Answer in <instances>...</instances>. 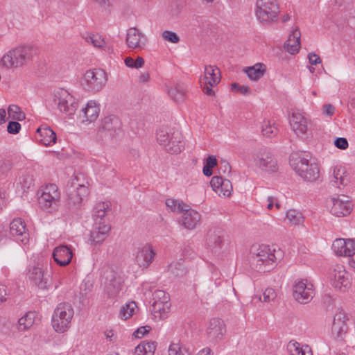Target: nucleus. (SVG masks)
Masks as SVG:
<instances>
[{
	"mask_svg": "<svg viewBox=\"0 0 355 355\" xmlns=\"http://www.w3.org/2000/svg\"><path fill=\"white\" fill-rule=\"evenodd\" d=\"M83 80L87 89L99 91L107 83V76L104 70L94 69L86 71Z\"/></svg>",
	"mask_w": 355,
	"mask_h": 355,
	"instance_id": "12",
	"label": "nucleus"
},
{
	"mask_svg": "<svg viewBox=\"0 0 355 355\" xmlns=\"http://www.w3.org/2000/svg\"><path fill=\"white\" fill-rule=\"evenodd\" d=\"M53 102L61 112H63L69 116L73 115L78 108V103H76L74 98L64 89H60L54 94Z\"/></svg>",
	"mask_w": 355,
	"mask_h": 355,
	"instance_id": "9",
	"label": "nucleus"
},
{
	"mask_svg": "<svg viewBox=\"0 0 355 355\" xmlns=\"http://www.w3.org/2000/svg\"><path fill=\"white\" fill-rule=\"evenodd\" d=\"M334 281L333 282L334 286L340 291L345 292L351 286L349 280V275L345 270L342 265H337L334 270Z\"/></svg>",
	"mask_w": 355,
	"mask_h": 355,
	"instance_id": "13",
	"label": "nucleus"
},
{
	"mask_svg": "<svg viewBox=\"0 0 355 355\" xmlns=\"http://www.w3.org/2000/svg\"><path fill=\"white\" fill-rule=\"evenodd\" d=\"M165 203L166 207L172 211L183 212L184 209H187V207H189V205L182 200L173 198H167Z\"/></svg>",
	"mask_w": 355,
	"mask_h": 355,
	"instance_id": "39",
	"label": "nucleus"
},
{
	"mask_svg": "<svg viewBox=\"0 0 355 355\" xmlns=\"http://www.w3.org/2000/svg\"><path fill=\"white\" fill-rule=\"evenodd\" d=\"M150 329L151 327L148 325L140 327L133 333V335L137 338H141L145 334H148Z\"/></svg>",
	"mask_w": 355,
	"mask_h": 355,
	"instance_id": "59",
	"label": "nucleus"
},
{
	"mask_svg": "<svg viewBox=\"0 0 355 355\" xmlns=\"http://www.w3.org/2000/svg\"><path fill=\"white\" fill-rule=\"evenodd\" d=\"M277 297L275 290L272 288H266L263 293V301L264 302H270L273 301Z\"/></svg>",
	"mask_w": 355,
	"mask_h": 355,
	"instance_id": "53",
	"label": "nucleus"
},
{
	"mask_svg": "<svg viewBox=\"0 0 355 355\" xmlns=\"http://www.w3.org/2000/svg\"><path fill=\"white\" fill-rule=\"evenodd\" d=\"M331 213L337 217H344L349 215L352 210V204L348 200L332 198Z\"/></svg>",
	"mask_w": 355,
	"mask_h": 355,
	"instance_id": "19",
	"label": "nucleus"
},
{
	"mask_svg": "<svg viewBox=\"0 0 355 355\" xmlns=\"http://www.w3.org/2000/svg\"><path fill=\"white\" fill-rule=\"evenodd\" d=\"M28 277L38 288L46 289L48 288V279L42 268L34 266L29 270Z\"/></svg>",
	"mask_w": 355,
	"mask_h": 355,
	"instance_id": "28",
	"label": "nucleus"
},
{
	"mask_svg": "<svg viewBox=\"0 0 355 355\" xmlns=\"http://www.w3.org/2000/svg\"><path fill=\"white\" fill-rule=\"evenodd\" d=\"M286 219L291 225H299L304 220L302 214L295 210H289L286 212Z\"/></svg>",
	"mask_w": 355,
	"mask_h": 355,
	"instance_id": "46",
	"label": "nucleus"
},
{
	"mask_svg": "<svg viewBox=\"0 0 355 355\" xmlns=\"http://www.w3.org/2000/svg\"><path fill=\"white\" fill-rule=\"evenodd\" d=\"M300 37L301 33L298 28L294 29L291 34H290L288 39L287 40L286 42H295V45H293V49L291 50L293 52H298L300 48Z\"/></svg>",
	"mask_w": 355,
	"mask_h": 355,
	"instance_id": "45",
	"label": "nucleus"
},
{
	"mask_svg": "<svg viewBox=\"0 0 355 355\" xmlns=\"http://www.w3.org/2000/svg\"><path fill=\"white\" fill-rule=\"evenodd\" d=\"M175 269L177 270V271H172L173 273L175 274V276H183L186 274L185 269L182 267V266L180 263H177L175 265Z\"/></svg>",
	"mask_w": 355,
	"mask_h": 355,
	"instance_id": "62",
	"label": "nucleus"
},
{
	"mask_svg": "<svg viewBox=\"0 0 355 355\" xmlns=\"http://www.w3.org/2000/svg\"><path fill=\"white\" fill-rule=\"evenodd\" d=\"M309 63L311 65H316L321 62L320 58L315 53H309L308 55Z\"/></svg>",
	"mask_w": 355,
	"mask_h": 355,
	"instance_id": "60",
	"label": "nucleus"
},
{
	"mask_svg": "<svg viewBox=\"0 0 355 355\" xmlns=\"http://www.w3.org/2000/svg\"><path fill=\"white\" fill-rule=\"evenodd\" d=\"M334 145L336 148L345 150L348 148V141L346 138L344 137H338L334 141Z\"/></svg>",
	"mask_w": 355,
	"mask_h": 355,
	"instance_id": "58",
	"label": "nucleus"
},
{
	"mask_svg": "<svg viewBox=\"0 0 355 355\" xmlns=\"http://www.w3.org/2000/svg\"><path fill=\"white\" fill-rule=\"evenodd\" d=\"M251 266L259 272H269L275 264L276 256L268 246L253 247L251 250Z\"/></svg>",
	"mask_w": 355,
	"mask_h": 355,
	"instance_id": "5",
	"label": "nucleus"
},
{
	"mask_svg": "<svg viewBox=\"0 0 355 355\" xmlns=\"http://www.w3.org/2000/svg\"><path fill=\"white\" fill-rule=\"evenodd\" d=\"M71 187L76 189V195L79 198L80 201L83 198L87 196L89 193L88 186L89 182L85 179V176L82 173L76 175L70 182Z\"/></svg>",
	"mask_w": 355,
	"mask_h": 355,
	"instance_id": "27",
	"label": "nucleus"
},
{
	"mask_svg": "<svg viewBox=\"0 0 355 355\" xmlns=\"http://www.w3.org/2000/svg\"><path fill=\"white\" fill-rule=\"evenodd\" d=\"M73 257L71 250L64 245L56 247L53 252V258L54 261L60 266L68 265Z\"/></svg>",
	"mask_w": 355,
	"mask_h": 355,
	"instance_id": "22",
	"label": "nucleus"
},
{
	"mask_svg": "<svg viewBox=\"0 0 355 355\" xmlns=\"http://www.w3.org/2000/svg\"><path fill=\"white\" fill-rule=\"evenodd\" d=\"M156 137L159 144L171 154H178L184 148L182 135L178 130L162 128L157 131Z\"/></svg>",
	"mask_w": 355,
	"mask_h": 355,
	"instance_id": "4",
	"label": "nucleus"
},
{
	"mask_svg": "<svg viewBox=\"0 0 355 355\" xmlns=\"http://www.w3.org/2000/svg\"><path fill=\"white\" fill-rule=\"evenodd\" d=\"M125 64L128 67L138 69L143 67L144 64V60L143 58L139 56L137 57L136 60H134L130 57H128L125 59Z\"/></svg>",
	"mask_w": 355,
	"mask_h": 355,
	"instance_id": "50",
	"label": "nucleus"
},
{
	"mask_svg": "<svg viewBox=\"0 0 355 355\" xmlns=\"http://www.w3.org/2000/svg\"><path fill=\"white\" fill-rule=\"evenodd\" d=\"M253 161L262 171L275 172L277 171V160L272 154L266 148H260L253 155Z\"/></svg>",
	"mask_w": 355,
	"mask_h": 355,
	"instance_id": "10",
	"label": "nucleus"
},
{
	"mask_svg": "<svg viewBox=\"0 0 355 355\" xmlns=\"http://www.w3.org/2000/svg\"><path fill=\"white\" fill-rule=\"evenodd\" d=\"M186 89L183 84H176L168 89V94L175 101H178L183 98Z\"/></svg>",
	"mask_w": 355,
	"mask_h": 355,
	"instance_id": "42",
	"label": "nucleus"
},
{
	"mask_svg": "<svg viewBox=\"0 0 355 355\" xmlns=\"http://www.w3.org/2000/svg\"><path fill=\"white\" fill-rule=\"evenodd\" d=\"M155 253L150 245H145L139 248L137 252L135 259L140 266L147 267L153 261Z\"/></svg>",
	"mask_w": 355,
	"mask_h": 355,
	"instance_id": "23",
	"label": "nucleus"
},
{
	"mask_svg": "<svg viewBox=\"0 0 355 355\" xmlns=\"http://www.w3.org/2000/svg\"><path fill=\"white\" fill-rule=\"evenodd\" d=\"M7 295L6 287L4 285H0V304L6 300Z\"/></svg>",
	"mask_w": 355,
	"mask_h": 355,
	"instance_id": "64",
	"label": "nucleus"
},
{
	"mask_svg": "<svg viewBox=\"0 0 355 355\" xmlns=\"http://www.w3.org/2000/svg\"><path fill=\"white\" fill-rule=\"evenodd\" d=\"M332 248L338 256L352 257L355 254V241L349 239H336Z\"/></svg>",
	"mask_w": 355,
	"mask_h": 355,
	"instance_id": "15",
	"label": "nucleus"
},
{
	"mask_svg": "<svg viewBox=\"0 0 355 355\" xmlns=\"http://www.w3.org/2000/svg\"><path fill=\"white\" fill-rule=\"evenodd\" d=\"M123 280L121 277L112 272L109 277H107V282L105 286V291L109 297H115L121 291Z\"/></svg>",
	"mask_w": 355,
	"mask_h": 355,
	"instance_id": "21",
	"label": "nucleus"
},
{
	"mask_svg": "<svg viewBox=\"0 0 355 355\" xmlns=\"http://www.w3.org/2000/svg\"><path fill=\"white\" fill-rule=\"evenodd\" d=\"M261 131L263 137L268 138L274 137L278 133L276 124L270 121H263Z\"/></svg>",
	"mask_w": 355,
	"mask_h": 355,
	"instance_id": "38",
	"label": "nucleus"
},
{
	"mask_svg": "<svg viewBox=\"0 0 355 355\" xmlns=\"http://www.w3.org/2000/svg\"><path fill=\"white\" fill-rule=\"evenodd\" d=\"M21 130V125L17 121H10L7 126V131L10 134H17Z\"/></svg>",
	"mask_w": 355,
	"mask_h": 355,
	"instance_id": "57",
	"label": "nucleus"
},
{
	"mask_svg": "<svg viewBox=\"0 0 355 355\" xmlns=\"http://www.w3.org/2000/svg\"><path fill=\"white\" fill-rule=\"evenodd\" d=\"M121 132V122L115 115L105 116L101 120L98 129V135L105 140H112Z\"/></svg>",
	"mask_w": 355,
	"mask_h": 355,
	"instance_id": "8",
	"label": "nucleus"
},
{
	"mask_svg": "<svg viewBox=\"0 0 355 355\" xmlns=\"http://www.w3.org/2000/svg\"><path fill=\"white\" fill-rule=\"evenodd\" d=\"M19 183L21 185L24 192H26V190L34 185L33 175L27 171H25L21 174V175L19 177Z\"/></svg>",
	"mask_w": 355,
	"mask_h": 355,
	"instance_id": "41",
	"label": "nucleus"
},
{
	"mask_svg": "<svg viewBox=\"0 0 355 355\" xmlns=\"http://www.w3.org/2000/svg\"><path fill=\"white\" fill-rule=\"evenodd\" d=\"M335 112V107L331 104H325L323 105V113L328 116H332Z\"/></svg>",
	"mask_w": 355,
	"mask_h": 355,
	"instance_id": "61",
	"label": "nucleus"
},
{
	"mask_svg": "<svg viewBox=\"0 0 355 355\" xmlns=\"http://www.w3.org/2000/svg\"><path fill=\"white\" fill-rule=\"evenodd\" d=\"M232 191V185L231 182L227 179H223V182L218 189V193L219 196H230Z\"/></svg>",
	"mask_w": 355,
	"mask_h": 355,
	"instance_id": "49",
	"label": "nucleus"
},
{
	"mask_svg": "<svg viewBox=\"0 0 355 355\" xmlns=\"http://www.w3.org/2000/svg\"><path fill=\"white\" fill-rule=\"evenodd\" d=\"M169 295L162 290H156L153 293V302L169 303Z\"/></svg>",
	"mask_w": 355,
	"mask_h": 355,
	"instance_id": "48",
	"label": "nucleus"
},
{
	"mask_svg": "<svg viewBox=\"0 0 355 355\" xmlns=\"http://www.w3.org/2000/svg\"><path fill=\"white\" fill-rule=\"evenodd\" d=\"M42 191L53 196L54 198H60V193L58 191V187L54 184L46 185Z\"/></svg>",
	"mask_w": 355,
	"mask_h": 355,
	"instance_id": "51",
	"label": "nucleus"
},
{
	"mask_svg": "<svg viewBox=\"0 0 355 355\" xmlns=\"http://www.w3.org/2000/svg\"><path fill=\"white\" fill-rule=\"evenodd\" d=\"M35 137L38 142L46 146L55 144L57 139L55 133L48 126L38 128Z\"/></svg>",
	"mask_w": 355,
	"mask_h": 355,
	"instance_id": "26",
	"label": "nucleus"
},
{
	"mask_svg": "<svg viewBox=\"0 0 355 355\" xmlns=\"http://www.w3.org/2000/svg\"><path fill=\"white\" fill-rule=\"evenodd\" d=\"M9 117L17 121H22L25 119V114L21 111L19 106L11 105L8 108Z\"/></svg>",
	"mask_w": 355,
	"mask_h": 355,
	"instance_id": "44",
	"label": "nucleus"
},
{
	"mask_svg": "<svg viewBox=\"0 0 355 355\" xmlns=\"http://www.w3.org/2000/svg\"><path fill=\"white\" fill-rule=\"evenodd\" d=\"M155 349V342L143 343L135 347L133 355H153Z\"/></svg>",
	"mask_w": 355,
	"mask_h": 355,
	"instance_id": "36",
	"label": "nucleus"
},
{
	"mask_svg": "<svg viewBox=\"0 0 355 355\" xmlns=\"http://www.w3.org/2000/svg\"><path fill=\"white\" fill-rule=\"evenodd\" d=\"M289 163L293 170L304 180L314 182L320 177V168L316 163L309 164L308 159L298 153H292Z\"/></svg>",
	"mask_w": 355,
	"mask_h": 355,
	"instance_id": "2",
	"label": "nucleus"
},
{
	"mask_svg": "<svg viewBox=\"0 0 355 355\" xmlns=\"http://www.w3.org/2000/svg\"><path fill=\"white\" fill-rule=\"evenodd\" d=\"M220 81V71L215 66H207L205 69V75L200 78V83L202 85H209L210 87H214Z\"/></svg>",
	"mask_w": 355,
	"mask_h": 355,
	"instance_id": "20",
	"label": "nucleus"
},
{
	"mask_svg": "<svg viewBox=\"0 0 355 355\" xmlns=\"http://www.w3.org/2000/svg\"><path fill=\"white\" fill-rule=\"evenodd\" d=\"M73 315V309L69 303H60L54 311L52 325L58 332H64L69 327Z\"/></svg>",
	"mask_w": 355,
	"mask_h": 355,
	"instance_id": "7",
	"label": "nucleus"
},
{
	"mask_svg": "<svg viewBox=\"0 0 355 355\" xmlns=\"http://www.w3.org/2000/svg\"><path fill=\"white\" fill-rule=\"evenodd\" d=\"M155 349V342L143 343L135 347L133 355H153Z\"/></svg>",
	"mask_w": 355,
	"mask_h": 355,
	"instance_id": "35",
	"label": "nucleus"
},
{
	"mask_svg": "<svg viewBox=\"0 0 355 355\" xmlns=\"http://www.w3.org/2000/svg\"><path fill=\"white\" fill-rule=\"evenodd\" d=\"M287 349L290 355H312V352L308 348V346L301 347L300 344L296 341H290Z\"/></svg>",
	"mask_w": 355,
	"mask_h": 355,
	"instance_id": "34",
	"label": "nucleus"
},
{
	"mask_svg": "<svg viewBox=\"0 0 355 355\" xmlns=\"http://www.w3.org/2000/svg\"><path fill=\"white\" fill-rule=\"evenodd\" d=\"M232 90L243 95H247L250 93V88L248 87L240 85L236 83L232 84Z\"/></svg>",
	"mask_w": 355,
	"mask_h": 355,
	"instance_id": "56",
	"label": "nucleus"
},
{
	"mask_svg": "<svg viewBox=\"0 0 355 355\" xmlns=\"http://www.w3.org/2000/svg\"><path fill=\"white\" fill-rule=\"evenodd\" d=\"M243 71L252 80H259L266 71V66L262 63H257L252 67H246Z\"/></svg>",
	"mask_w": 355,
	"mask_h": 355,
	"instance_id": "32",
	"label": "nucleus"
},
{
	"mask_svg": "<svg viewBox=\"0 0 355 355\" xmlns=\"http://www.w3.org/2000/svg\"><path fill=\"white\" fill-rule=\"evenodd\" d=\"M85 40L87 42L92 44L94 46L98 48L103 47L105 44L104 39L98 34L89 35L85 37Z\"/></svg>",
	"mask_w": 355,
	"mask_h": 355,
	"instance_id": "47",
	"label": "nucleus"
},
{
	"mask_svg": "<svg viewBox=\"0 0 355 355\" xmlns=\"http://www.w3.org/2000/svg\"><path fill=\"white\" fill-rule=\"evenodd\" d=\"M36 313L33 311L27 312L24 316L20 318L17 322V328L19 331H26L35 322Z\"/></svg>",
	"mask_w": 355,
	"mask_h": 355,
	"instance_id": "33",
	"label": "nucleus"
},
{
	"mask_svg": "<svg viewBox=\"0 0 355 355\" xmlns=\"http://www.w3.org/2000/svg\"><path fill=\"white\" fill-rule=\"evenodd\" d=\"M107 209H109L108 205L102 202L98 203L93 210L92 216L94 223L90 239L96 245L101 244L107 238L110 230V226L105 218Z\"/></svg>",
	"mask_w": 355,
	"mask_h": 355,
	"instance_id": "1",
	"label": "nucleus"
},
{
	"mask_svg": "<svg viewBox=\"0 0 355 355\" xmlns=\"http://www.w3.org/2000/svg\"><path fill=\"white\" fill-rule=\"evenodd\" d=\"M293 295L299 303L307 304L314 296L313 285L306 279L298 280L293 285Z\"/></svg>",
	"mask_w": 355,
	"mask_h": 355,
	"instance_id": "11",
	"label": "nucleus"
},
{
	"mask_svg": "<svg viewBox=\"0 0 355 355\" xmlns=\"http://www.w3.org/2000/svg\"><path fill=\"white\" fill-rule=\"evenodd\" d=\"M36 53L31 46H21L10 50L1 58L2 65L8 69L23 67Z\"/></svg>",
	"mask_w": 355,
	"mask_h": 355,
	"instance_id": "3",
	"label": "nucleus"
},
{
	"mask_svg": "<svg viewBox=\"0 0 355 355\" xmlns=\"http://www.w3.org/2000/svg\"><path fill=\"white\" fill-rule=\"evenodd\" d=\"M168 355H192V351L180 343H171L168 349Z\"/></svg>",
	"mask_w": 355,
	"mask_h": 355,
	"instance_id": "40",
	"label": "nucleus"
},
{
	"mask_svg": "<svg viewBox=\"0 0 355 355\" xmlns=\"http://www.w3.org/2000/svg\"><path fill=\"white\" fill-rule=\"evenodd\" d=\"M182 213V225L188 230H193L200 221V214L189 207H187V209H184Z\"/></svg>",
	"mask_w": 355,
	"mask_h": 355,
	"instance_id": "25",
	"label": "nucleus"
},
{
	"mask_svg": "<svg viewBox=\"0 0 355 355\" xmlns=\"http://www.w3.org/2000/svg\"><path fill=\"white\" fill-rule=\"evenodd\" d=\"M59 200L60 198H54L53 196L42 191L40 196L38 198V203L42 209H48L53 207V205H56Z\"/></svg>",
	"mask_w": 355,
	"mask_h": 355,
	"instance_id": "37",
	"label": "nucleus"
},
{
	"mask_svg": "<svg viewBox=\"0 0 355 355\" xmlns=\"http://www.w3.org/2000/svg\"><path fill=\"white\" fill-rule=\"evenodd\" d=\"M152 306L155 313L159 312L162 314V313H166V309H169L170 303L153 302Z\"/></svg>",
	"mask_w": 355,
	"mask_h": 355,
	"instance_id": "54",
	"label": "nucleus"
},
{
	"mask_svg": "<svg viewBox=\"0 0 355 355\" xmlns=\"http://www.w3.org/2000/svg\"><path fill=\"white\" fill-rule=\"evenodd\" d=\"M82 112L84 117L86 118V121L93 122L98 118L100 108L94 101H89L86 107L82 110Z\"/></svg>",
	"mask_w": 355,
	"mask_h": 355,
	"instance_id": "31",
	"label": "nucleus"
},
{
	"mask_svg": "<svg viewBox=\"0 0 355 355\" xmlns=\"http://www.w3.org/2000/svg\"><path fill=\"white\" fill-rule=\"evenodd\" d=\"M163 38L171 43H178L180 41L179 36L174 32L171 31H164L162 33Z\"/></svg>",
	"mask_w": 355,
	"mask_h": 355,
	"instance_id": "52",
	"label": "nucleus"
},
{
	"mask_svg": "<svg viewBox=\"0 0 355 355\" xmlns=\"http://www.w3.org/2000/svg\"><path fill=\"white\" fill-rule=\"evenodd\" d=\"M279 13L277 0H257L255 15L257 19L263 24H271L277 19Z\"/></svg>",
	"mask_w": 355,
	"mask_h": 355,
	"instance_id": "6",
	"label": "nucleus"
},
{
	"mask_svg": "<svg viewBox=\"0 0 355 355\" xmlns=\"http://www.w3.org/2000/svg\"><path fill=\"white\" fill-rule=\"evenodd\" d=\"M224 231L221 228L213 227L207 232V245L214 252H217L223 245Z\"/></svg>",
	"mask_w": 355,
	"mask_h": 355,
	"instance_id": "18",
	"label": "nucleus"
},
{
	"mask_svg": "<svg viewBox=\"0 0 355 355\" xmlns=\"http://www.w3.org/2000/svg\"><path fill=\"white\" fill-rule=\"evenodd\" d=\"M226 331L225 325L220 318H212L210 320L207 329L208 339L212 342L220 340Z\"/></svg>",
	"mask_w": 355,
	"mask_h": 355,
	"instance_id": "14",
	"label": "nucleus"
},
{
	"mask_svg": "<svg viewBox=\"0 0 355 355\" xmlns=\"http://www.w3.org/2000/svg\"><path fill=\"white\" fill-rule=\"evenodd\" d=\"M205 165L213 168L214 166H216L217 165V159H216V157L214 156L209 155L206 159Z\"/></svg>",
	"mask_w": 355,
	"mask_h": 355,
	"instance_id": "63",
	"label": "nucleus"
},
{
	"mask_svg": "<svg viewBox=\"0 0 355 355\" xmlns=\"http://www.w3.org/2000/svg\"><path fill=\"white\" fill-rule=\"evenodd\" d=\"M136 307L137 305L135 302H130L123 306L120 309L119 318L123 320H127L130 318L133 315Z\"/></svg>",
	"mask_w": 355,
	"mask_h": 355,
	"instance_id": "43",
	"label": "nucleus"
},
{
	"mask_svg": "<svg viewBox=\"0 0 355 355\" xmlns=\"http://www.w3.org/2000/svg\"><path fill=\"white\" fill-rule=\"evenodd\" d=\"M142 37L144 35L137 28H129L125 38L128 46L132 49L141 48V45L144 44L141 40Z\"/></svg>",
	"mask_w": 355,
	"mask_h": 355,
	"instance_id": "29",
	"label": "nucleus"
},
{
	"mask_svg": "<svg viewBox=\"0 0 355 355\" xmlns=\"http://www.w3.org/2000/svg\"><path fill=\"white\" fill-rule=\"evenodd\" d=\"M223 179L221 176H214L210 181V185L212 189L216 192H218L219 188L223 182Z\"/></svg>",
	"mask_w": 355,
	"mask_h": 355,
	"instance_id": "55",
	"label": "nucleus"
},
{
	"mask_svg": "<svg viewBox=\"0 0 355 355\" xmlns=\"http://www.w3.org/2000/svg\"><path fill=\"white\" fill-rule=\"evenodd\" d=\"M10 234L22 244H26L29 240V234L26 230L24 221L20 218H15L10 224Z\"/></svg>",
	"mask_w": 355,
	"mask_h": 355,
	"instance_id": "16",
	"label": "nucleus"
},
{
	"mask_svg": "<svg viewBox=\"0 0 355 355\" xmlns=\"http://www.w3.org/2000/svg\"><path fill=\"white\" fill-rule=\"evenodd\" d=\"M347 318L343 310L337 311L334 315V321L332 324V333L336 335L337 339H340L339 341H343V336L345 335L347 330L348 327L346 324Z\"/></svg>",
	"mask_w": 355,
	"mask_h": 355,
	"instance_id": "17",
	"label": "nucleus"
},
{
	"mask_svg": "<svg viewBox=\"0 0 355 355\" xmlns=\"http://www.w3.org/2000/svg\"><path fill=\"white\" fill-rule=\"evenodd\" d=\"M290 125L297 135H304L307 130V120L300 113H293L289 118Z\"/></svg>",
	"mask_w": 355,
	"mask_h": 355,
	"instance_id": "24",
	"label": "nucleus"
},
{
	"mask_svg": "<svg viewBox=\"0 0 355 355\" xmlns=\"http://www.w3.org/2000/svg\"><path fill=\"white\" fill-rule=\"evenodd\" d=\"M346 173V170L344 167L336 166L334 168L333 175L330 181L332 185L338 188L347 185L348 178Z\"/></svg>",
	"mask_w": 355,
	"mask_h": 355,
	"instance_id": "30",
	"label": "nucleus"
}]
</instances>
